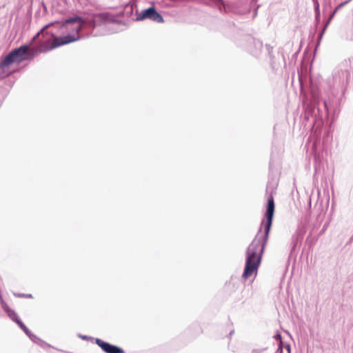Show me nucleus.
Masks as SVG:
<instances>
[{
	"mask_svg": "<svg viewBox=\"0 0 353 353\" xmlns=\"http://www.w3.org/2000/svg\"><path fill=\"white\" fill-rule=\"evenodd\" d=\"M274 208V200L273 196H270L268 200L267 210L265 212L267 221L265 224V233L264 234H261L259 231L247 250L245 267L243 274V277L245 279L250 277L254 274H256L257 272L272 227Z\"/></svg>",
	"mask_w": 353,
	"mask_h": 353,
	"instance_id": "f257e3e1",
	"label": "nucleus"
},
{
	"mask_svg": "<svg viewBox=\"0 0 353 353\" xmlns=\"http://www.w3.org/2000/svg\"><path fill=\"white\" fill-rule=\"evenodd\" d=\"M52 23L45 26L32 39V41L39 39L37 50L40 52H46L59 46L68 44L79 40V37L72 35L55 37L52 33L46 32Z\"/></svg>",
	"mask_w": 353,
	"mask_h": 353,
	"instance_id": "f03ea898",
	"label": "nucleus"
},
{
	"mask_svg": "<svg viewBox=\"0 0 353 353\" xmlns=\"http://www.w3.org/2000/svg\"><path fill=\"white\" fill-rule=\"evenodd\" d=\"M28 46H22L12 50L7 56L0 61V70H3L7 66L13 63H21L28 59Z\"/></svg>",
	"mask_w": 353,
	"mask_h": 353,
	"instance_id": "7ed1b4c3",
	"label": "nucleus"
},
{
	"mask_svg": "<svg viewBox=\"0 0 353 353\" xmlns=\"http://www.w3.org/2000/svg\"><path fill=\"white\" fill-rule=\"evenodd\" d=\"M151 19L157 23H163V17L156 10L154 7H150L143 10L140 12H137V21H143L145 19Z\"/></svg>",
	"mask_w": 353,
	"mask_h": 353,
	"instance_id": "20e7f679",
	"label": "nucleus"
},
{
	"mask_svg": "<svg viewBox=\"0 0 353 353\" xmlns=\"http://www.w3.org/2000/svg\"><path fill=\"white\" fill-rule=\"evenodd\" d=\"M95 342L105 353H124L121 348L105 342L100 339H97Z\"/></svg>",
	"mask_w": 353,
	"mask_h": 353,
	"instance_id": "39448f33",
	"label": "nucleus"
},
{
	"mask_svg": "<svg viewBox=\"0 0 353 353\" xmlns=\"http://www.w3.org/2000/svg\"><path fill=\"white\" fill-rule=\"evenodd\" d=\"M4 310L8 314V316L14 322H16L19 327L25 332L26 334H29L30 330L23 323V322L19 319L17 313L9 308L8 306L4 307Z\"/></svg>",
	"mask_w": 353,
	"mask_h": 353,
	"instance_id": "423d86ee",
	"label": "nucleus"
},
{
	"mask_svg": "<svg viewBox=\"0 0 353 353\" xmlns=\"http://www.w3.org/2000/svg\"><path fill=\"white\" fill-rule=\"evenodd\" d=\"M76 22L79 23V25L75 29V30H76V36L75 35H73V36L74 37H78L79 39L80 38L79 32H80V31L82 29L83 25L85 23V21H84V19L83 18H81L80 17H78V16H76V17H71V18L67 19L63 23L62 26H65L66 24H68V23H76Z\"/></svg>",
	"mask_w": 353,
	"mask_h": 353,
	"instance_id": "0eeeda50",
	"label": "nucleus"
},
{
	"mask_svg": "<svg viewBox=\"0 0 353 353\" xmlns=\"http://www.w3.org/2000/svg\"><path fill=\"white\" fill-rule=\"evenodd\" d=\"M350 0H347L345 2H342L341 3H340L334 10V12H333V15L339 10L341 9V8H343L346 3H347Z\"/></svg>",
	"mask_w": 353,
	"mask_h": 353,
	"instance_id": "6e6552de",
	"label": "nucleus"
},
{
	"mask_svg": "<svg viewBox=\"0 0 353 353\" xmlns=\"http://www.w3.org/2000/svg\"><path fill=\"white\" fill-rule=\"evenodd\" d=\"M276 338L279 341V347L281 346V345L282 344V341H281V336L280 334H277L276 336Z\"/></svg>",
	"mask_w": 353,
	"mask_h": 353,
	"instance_id": "1a4fd4ad",
	"label": "nucleus"
},
{
	"mask_svg": "<svg viewBox=\"0 0 353 353\" xmlns=\"http://www.w3.org/2000/svg\"><path fill=\"white\" fill-rule=\"evenodd\" d=\"M8 74H3V75H1V77H6V76H8Z\"/></svg>",
	"mask_w": 353,
	"mask_h": 353,
	"instance_id": "9d476101",
	"label": "nucleus"
},
{
	"mask_svg": "<svg viewBox=\"0 0 353 353\" xmlns=\"http://www.w3.org/2000/svg\"><path fill=\"white\" fill-rule=\"evenodd\" d=\"M99 17H103V14H99Z\"/></svg>",
	"mask_w": 353,
	"mask_h": 353,
	"instance_id": "9b49d317",
	"label": "nucleus"
},
{
	"mask_svg": "<svg viewBox=\"0 0 353 353\" xmlns=\"http://www.w3.org/2000/svg\"><path fill=\"white\" fill-rule=\"evenodd\" d=\"M287 348H288V350H290V346L289 345L287 346Z\"/></svg>",
	"mask_w": 353,
	"mask_h": 353,
	"instance_id": "f8f14e48",
	"label": "nucleus"
}]
</instances>
